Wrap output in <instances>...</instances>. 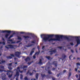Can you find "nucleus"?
Segmentation results:
<instances>
[{
	"instance_id": "37998d69",
	"label": "nucleus",
	"mask_w": 80,
	"mask_h": 80,
	"mask_svg": "<svg viewBox=\"0 0 80 80\" xmlns=\"http://www.w3.org/2000/svg\"><path fill=\"white\" fill-rule=\"evenodd\" d=\"M1 62L2 63H3L6 62V61H5L2 60L1 61Z\"/></svg>"
},
{
	"instance_id": "ddd939ff",
	"label": "nucleus",
	"mask_w": 80,
	"mask_h": 80,
	"mask_svg": "<svg viewBox=\"0 0 80 80\" xmlns=\"http://www.w3.org/2000/svg\"><path fill=\"white\" fill-rule=\"evenodd\" d=\"M18 32H14L12 34V35H11L9 37H10L11 38H12V37H13V35H15V34H18Z\"/></svg>"
},
{
	"instance_id": "49530a36",
	"label": "nucleus",
	"mask_w": 80,
	"mask_h": 80,
	"mask_svg": "<svg viewBox=\"0 0 80 80\" xmlns=\"http://www.w3.org/2000/svg\"><path fill=\"white\" fill-rule=\"evenodd\" d=\"M20 33L21 34H23L24 33H25V32H20Z\"/></svg>"
},
{
	"instance_id": "bf43d9fd",
	"label": "nucleus",
	"mask_w": 80,
	"mask_h": 80,
	"mask_svg": "<svg viewBox=\"0 0 80 80\" xmlns=\"http://www.w3.org/2000/svg\"><path fill=\"white\" fill-rule=\"evenodd\" d=\"M78 80H80V74L79 75V78L78 79Z\"/></svg>"
},
{
	"instance_id": "052dcab7",
	"label": "nucleus",
	"mask_w": 80,
	"mask_h": 80,
	"mask_svg": "<svg viewBox=\"0 0 80 80\" xmlns=\"http://www.w3.org/2000/svg\"><path fill=\"white\" fill-rule=\"evenodd\" d=\"M77 70H78V69H77V68H75V71H76V72H77Z\"/></svg>"
},
{
	"instance_id": "e433bc0d",
	"label": "nucleus",
	"mask_w": 80,
	"mask_h": 80,
	"mask_svg": "<svg viewBox=\"0 0 80 80\" xmlns=\"http://www.w3.org/2000/svg\"><path fill=\"white\" fill-rule=\"evenodd\" d=\"M25 68H27V66H23L22 68L23 69H24Z\"/></svg>"
},
{
	"instance_id": "72a5a7b5",
	"label": "nucleus",
	"mask_w": 80,
	"mask_h": 80,
	"mask_svg": "<svg viewBox=\"0 0 80 80\" xmlns=\"http://www.w3.org/2000/svg\"><path fill=\"white\" fill-rule=\"evenodd\" d=\"M20 76V79H21V80H22V79H23V75H22V74H21Z\"/></svg>"
},
{
	"instance_id": "6e6d98bb",
	"label": "nucleus",
	"mask_w": 80,
	"mask_h": 80,
	"mask_svg": "<svg viewBox=\"0 0 80 80\" xmlns=\"http://www.w3.org/2000/svg\"><path fill=\"white\" fill-rule=\"evenodd\" d=\"M52 80H56V78H52Z\"/></svg>"
},
{
	"instance_id": "09e8293b",
	"label": "nucleus",
	"mask_w": 80,
	"mask_h": 80,
	"mask_svg": "<svg viewBox=\"0 0 80 80\" xmlns=\"http://www.w3.org/2000/svg\"><path fill=\"white\" fill-rule=\"evenodd\" d=\"M76 78H78V75L77 74L76 75Z\"/></svg>"
},
{
	"instance_id": "4c0bfd02",
	"label": "nucleus",
	"mask_w": 80,
	"mask_h": 80,
	"mask_svg": "<svg viewBox=\"0 0 80 80\" xmlns=\"http://www.w3.org/2000/svg\"><path fill=\"white\" fill-rule=\"evenodd\" d=\"M10 56H11V57H15V55H14V54H10Z\"/></svg>"
},
{
	"instance_id": "c85d7f7f",
	"label": "nucleus",
	"mask_w": 80,
	"mask_h": 80,
	"mask_svg": "<svg viewBox=\"0 0 80 80\" xmlns=\"http://www.w3.org/2000/svg\"><path fill=\"white\" fill-rule=\"evenodd\" d=\"M48 73L49 74H52V72H51V71L50 70H48Z\"/></svg>"
},
{
	"instance_id": "dca6fc26",
	"label": "nucleus",
	"mask_w": 80,
	"mask_h": 80,
	"mask_svg": "<svg viewBox=\"0 0 80 80\" xmlns=\"http://www.w3.org/2000/svg\"><path fill=\"white\" fill-rule=\"evenodd\" d=\"M17 70H18L19 72H20V73H23V71H20V67H18L17 68Z\"/></svg>"
},
{
	"instance_id": "2eb2a0df",
	"label": "nucleus",
	"mask_w": 80,
	"mask_h": 80,
	"mask_svg": "<svg viewBox=\"0 0 80 80\" xmlns=\"http://www.w3.org/2000/svg\"><path fill=\"white\" fill-rule=\"evenodd\" d=\"M29 70H28V72L26 73V75H28V73H29V75H30V76H32L33 75V72H32V73H31L30 72H29Z\"/></svg>"
},
{
	"instance_id": "7ed1b4c3",
	"label": "nucleus",
	"mask_w": 80,
	"mask_h": 80,
	"mask_svg": "<svg viewBox=\"0 0 80 80\" xmlns=\"http://www.w3.org/2000/svg\"><path fill=\"white\" fill-rule=\"evenodd\" d=\"M56 52H57L56 49H55L53 50L49 51L48 53V54L49 55H52L53 54V53H56Z\"/></svg>"
},
{
	"instance_id": "b1692460",
	"label": "nucleus",
	"mask_w": 80,
	"mask_h": 80,
	"mask_svg": "<svg viewBox=\"0 0 80 80\" xmlns=\"http://www.w3.org/2000/svg\"><path fill=\"white\" fill-rule=\"evenodd\" d=\"M2 80H7V78L6 77H3L2 78Z\"/></svg>"
},
{
	"instance_id": "4d7b16f0",
	"label": "nucleus",
	"mask_w": 80,
	"mask_h": 80,
	"mask_svg": "<svg viewBox=\"0 0 80 80\" xmlns=\"http://www.w3.org/2000/svg\"><path fill=\"white\" fill-rule=\"evenodd\" d=\"M1 68H4V66H2L1 67Z\"/></svg>"
},
{
	"instance_id": "58836bf2",
	"label": "nucleus",
	"mask_w": 80,
	"mask_h": 80,
	"mask_svg": "<svg viewBox=\"0 0 80 80\" xmlns=\"http://www.w3.org/2000/svg\"><path fill=\"white\" fill-rule=\"evenodd\" d=\"M67 72V71L66 70H64L63 72L62 73H65V72Z\"/></svg>"
},
{
	"instance_id": "f03ea898",
	"label": "nucleus",
	"mask_w": 80,
	"mask_h": 80,
	"mask_svg": "<svg viewBox=\"0 0 80 80\" xmlns=\"http://www.w3.org/2000/svg\"><path fill=\"white\" fill-rule=\"evenodd\" d=\"M69 37L70 38H75L76 39V41L77 42V44L75 46V47H78V45L80 44V39H79V37H78L77 36H70Z\"/></svg>"
},
{
	"instance_id": "7c9ffc66",
	"label": "nucleus",
	"mask_w": 80,
	"mask_h": 80,
	"mask_svg": "<svg viewBox=\"0 0 80 80\" xmlns=\"http://www.w3.org/2000/svg\"><path fill=\"white\" fill-rule=\"evenodd\" d=\"M68 75V77H71V76L72 75V73H71V72H69Z\"/></svg>"
},
{
	"instance_id": "3c124183",
	"label": "nucleus",
	"mask_w": 80,
	"mask_h": 80,
	"mask_svg": "<svg viewBox=\"0 0 80 80\" xmlns=\"http://www.w3.org/2000/svg\"><path fill=\"white\" fill-rule=\"evenodd\" d=\"M44 48H45V46H42V49L43 50H44Z\"/></svg>"
},
{
	"instance_id": "a19ab883",
	"label": "nucleus",
	"mask_w": 80,
	"mask_h": 80,
	"mask_svg": "<svg viewBox=\"0 0 80 80\" xmlns=\"http://www.w3.org/2000/svg\"><path fill=\"white\" fill-rule=\"evenodd\" d=\"M37 48L38 51H40V47H39V46H37Z\"/></svg>"
},
{
	"instance_id": "e2e57ef3",
	"label": "nucleus",
	"mask_w": 80,
	"mask_h": 80,
	"mask_svg": "<svg viewBox=\"0 0 80 80\" xmlns=\"http://www.w3.org/2000/svg\"><path fill=\"white\" fill-rule=\"evenodd\" d=\"M3 71V70L2 69H0V72H2Z\"/></svg>"
},
{
	"instance_id": "79ce46f5",
	"label": "nucleus",
	"mask_w": 80,
	"mask_h": 80,
	"mask_svg": "<svg viewBox=\"0 0 80 80\" xmlns=\"http://www.w3.org/2000/svg\"><path fill=\"white\" fill-rule=\"evenodd\" d=\"M8 65L9 66H12V63H9L8 64Z\"/></svg>"
},
{
	"instance_id": "c03bdc74",
	"label": "nucleus",
	"mask_w": 80,
	"mask_h": 80,
	"mask_svg": "<svg viewBox=\"0 0 80 80\" xmlns=\"http://www.w3.org/2000/svg\"><path fill=\"white\" fill-rule=\"evenodd\" d=\"M24 79L25 80H28V78H27V77H25L24 78Z\"/></svg>"
},
{
	"instance_id": "6e6552de",
	"label": "nucleus",
	"mask_w": 80,
	"mask_h": 80,
	"mask_svg": "<svg viewBox=\"0 0 80 80\" xmlns=\"http://www.w3.org/2000/svg\"><path fill=\"white\" fill-rule=\"evenodd\" d=\"M2 33H11V31L9 30H2L1 32Z\"/></svg>"
},
{
	"instance_id": "c9c22d12",
	"label": "nucleus",
	"mask_w": 80,
	"mask_h": 80,
	"mask_svg": "<svg viewBox=\"0 0 80 80\" xmlns=\"http://www.w3.org/2000/svg\"><path fill=\"white\" fill-rule=\"evenodd\" d=\"M6 72H10L11 73H13V72L10 70H7L6 71Z\"/></svg>"
},
{
	"instance_id": "338daca9",
	"label": "nucleus",
	"mask_w": 80,
	"mask_h": 80,
	"mask_svg": "<svg viewBox=\"0 0 80 80\" xmlns=\"http://www.w3.org/2000/svg\"><path fill=\"white\" fill-rule=\"evenodd\" d=\"M56 68H52V70H56Z\"/></svg>"
},
{
	"instance_id": "f704fd0d",
	"label": "nucleus",
	"mask_w": 80,
	"mask_h": 80,
	"mask_svg": "<svg viewBox=\"0 0 80 80\" xmlns=\"http://www.w3.org/2000/svg\"><path fill=\"white\" fill-rule=\"evenodd\" d=\"M18 40H22V38L19 36H18Z\"/></svg>"
},
{
	"instance_id": "a878e982",
	"label": "nucleus",
	"mask_w": 80,
	"mask_h": 80,
	"mask_svg": "<svg viewBox=\"0 0 80 80\" xmlns=\"http://www.w3.org/2000/svg\"><path fill=\"white\" fill-rule=\"evenodd\" d=\"M2 77H6V75L5 74H2Z\"/></svg>"
},
{
	"instance_id": "f3484780",
	"label": "nucleus",
	"mask_w": 80,
	"mask_h": 80,
	"mask_svg": "<svg viewBox=\"0 0 80 80\" xmlns=\"http://www.w3.org/2000/svg\"><path fill=\"white\" fill-rule=\"evenodd\" d=\"M8 42H11V43H15V42H13V40L12 39H9L8 40Z\"/></svg>"
},
{
	"instance_id": "5fc2aeb1",
	"label": "nucleus",
	"mask_w": 80,
	"mask_h": 80,
	"mask_svg": "<svg viewBox=\"0 0 80 80\" xmlns=\"http://www.w3.org/2000/svg\"><path fill=\"white\" fill-rule=\"evenodd\" d=\"M7 75H10V73H9V72H7Z\"/></svg>"
},
{
	"instance_id": "864d4df0",
	"label": "nucleus",
	"mask_w": 80,
	"mask_h": 80,
	"mask_svg": "<svg viewBox=\"0 0 80 80\" xmlns=\"http://www.w3.org/2000/svg\"><path fill=\"white\" fill-rule=\"evenodd\" d=\"M71 52H72V53H73V52H74L73 50H72V49L71 50Z\"/></svg>"
},
{
	"instance_id": "9b49d317",
	"label": "nucleus",
	"mask_w": 80,
	"mask_h": 80,
	"mask_svg": "<svg viewBox=\"0 0 80 80\" xmlns=\"http://www.w3.org/2000/svg\"><path fill=\"white\" fill-rule=\"evenodd\" d=\"M41 75L42 78H45V77H48V76L46 75H45V74H41Z\"/></svg>"
},
{
	"instance_id": "0eeeda50",
	"label": "nucleus",
	"mask_w": 80,
	"mask_h": 80,
	"mask_svg": "<svg viewBox=\"0 0 80 80\" xmlns=\"http://www.w3.org/2000/svg\"><path fill=\"white\" fill-rule=\"evenodd\" d=\"M67 58V56L64 54H62L61 58H60L61 60H62V61L65 59V58Z\"/></svg>"
},
{
	"instance_id": "1a4fd4ad",
	"label": "nucleus",
	"mask_w": 80,
	"mask_h": 80,
	"mask_svg": "<svg viewBox=\"0 0 80 80\" xmlns=\"http://www.w3.org/2000/svg\"><path fill=\"white\" fill-rule=\"evenodd\" d=\"M15 70H16V74L14 75V77H19V72H18V70H17L18 69H15Z\"/></svg>"
},
{
	"instance_id": "aec40b11",
	"label": "nucleus",
	"mask_w": 80,
	"mask_h": 80,
	"mask_svg": "<svg viewBox=\"0 0 80 80\" xmlns=\"http://www.w3.org/2000/svg\"><path fill=\"white\" fill-rule=\"evenodd\" d=\"M42 59H39V61L38 63V64H42Z\"/></svg>"
},
{
	"instance_id": "5701e85b",
	"label": "nucleus",
	"mask_w": 80,
	"mask_h": 80,
	"mask_svg": "<svg viewBox=\"0 0 80 80\" xmlns=\"http://www.w3.org/2000/svg\"><path fill=\"white\" fill-rule=\"evenodd\" d=\"M49 69H50V67H48L47 68V67H46L45 68V70L46 71H48V70H49Z\"/></svg>"
},
{
	"instance_id": "bb28decb",
	"label": "nucleus",
	"mask_w": 80,
	"mask_h": 80,
	"mask_svg": "<svg viewBox=\"0 0 80 80\" xmlns=\"http://www.w3.org/2000/svg\"><path fill=\"white\" fill-rule=\"evenodd\" d=\"M34 51H32L30 53V55H32L33 54V53H34Z\"/></svg>"
},
{
	"instance_id": "f257e3e1",
	"label": "nucleus",
	"mask_w": 80,
	"mask_h": 80,
	"mask_svg": "<svg viewBox=\"0 0 80 80\" xmlns=\"http://www.w3.org/2000/svg\"><path fill=\"white\" fill-rule=\"evenodd\" d=\"M54 34L51 35H46L41 34V38H43V36L44 37L43 38V40L44 42H47L48 40V42H51V41H60V35H55V38H51L49 39L50 38H52L54 37Z\"/></svg>"
},
{
	"instance_id": "0e129e2a",
	"label": "nucleus",
	"mask_w": 80,
	"mask_h": 80,
	"mask_svg": "<svg viewBox=\"0 0 80 80\" xmlns=\"http://www.w3.org/2000/svg\"><path fill=\"white\" fill-rule=\"evenodd\" d=\"M16 80H18V77H17V78H16Z\"/></svg>"
},
{
	"instance_id": "774afa93",
	"label": "nucleus",
	"mask_w": 80,
	"mask_h": 80,
	"mask_svg": "<svg viewBox=\"0 0 80 80\" xmlns=\"http://www.w3.org/2000/svg\"><path fill=\"white\" fill-rule=\"evenodd\" d=\"M15 64H16V65L18 64V62H15Z\"/></svg>"
},
{
	"instance_id": "20e7f679",
	"label": "nucleus",
	"mask_w": 80,
	"mask_h": 80,
	"mask_svg": "<svg viewBox=\"0 0 80 80\" xmlns=\"http://www.w3.org/2000/svg\"><path fill=\"white\" fill-rule=\"evenodd\" d=\"M14 46L12 45H7V46H5V47L7 49H9V48H14Z\"/></svg>"
},
{
	"instance_id": "cd10ccee",
	"label": "nucleus",
	"mask_w": 80,
	"mask_h": 80,
	"mask_svg": "<svg viewBox=\"0 0 80 80\" xmlns=\"http://www.w3.org/2000/svg\"><path fill=\"white\" fill-rule=\"evenodd\" d=\"M35 42H36V41H31V43H34V44H35Z\"/></svg>"
},
{
	"instance_id": "603ef678",
	"label": "nucleus",
	"mask_w": 80,
	"mask_h": 80,
	"mask_svg": "<svg viewBox=\"0 0 80 80\" xmlns=\"http://www.w3.org/2000/svg\"><path fill=\"white\" fill-rule=\"evenodd\" d=\"M2 44L4 45H5V42H2Z\"/></svg>"
},
{
	"instance_id": "423d86ee",
	"label": "nucleus",
	"mask_w": 80,
	"mask_h": 80,
	"mask_svg": "<svg viewBox=\"0 0 80 80\" xmlns=\"http://www.w3.org/2000/svg\"><path fill=\"white\" fill-rule=\"evenodd\" d=\"M21 54V52L17 51L15 52V55L18 58L20 57V55Z\"/></svg>"
},
{
	"instance_id": "8fccbe9b",
	"label": "nucleus",
	"mask_w": 80,
	"mask_h": 80,
	"mask_svg": "<svg viewBox=\"0 0 80 80\" xmlns=\"http://www.w3.org/2000/svg\"><path fill=\"white\" fill-rule=\"evenodd\" d=\"M76 64H77V65H79V66H80V63H76Z\"/></svg>"
},
{
	"instance_id": "9d476101",
	"label": "nucleus",
	"mask_w": 80,
	"mask_h": 80,
	"mask_svg": "<svg viewBox=\"0 0 80 80\" xmlns=\"http://www.w3.org/2000/svg\"><path fill=\"white\" fill-rule=\"evenodd\" d=\"M23 38H24V40H28V38H30L31 39L32 38L31 37L28 36H23Z\"/></svg>"
},
{
	"instance_id": "2f4dec72",
	"label": "nucleus",
	"mask_w": 80,
	"mask_h": 80,
	"mask_svg": "<svg viewBox=\"0 0 80 80\" xmlns=\"http://www.w3.org/2000/svg\"><path fill=\"white\" fill-rule=\"evenodd\" d=\"M8 68L10 70H12V69H13V68L11 67H8Z\"/></svg>"
},
{
	"instance_id": "473e14b6",
	"label": "nucleus",
	"mask_w": 80,
	"mask_h": 80,
	"mask_svg": "<svg viewBox=\"0 0 80 80\" xmlns=\"http://www.w3.org/2000/svg\"><path fill=\"white\" fill-rule=\"evenodd\" d=\"M12 75H13V74H10V75L9 74V75L8 76V77L9 78H11V77H12Z\"/></svg>"
},
{
	"instance_id": "412c9836",
	"label": "nucleus",
	"mask_w": 80,
	"mask_h": 80,
	"mask_svg": "<svg viewBox=\"0 0 80 80\" xmlns=\"http://www.w3.org/2000/svg\"><path fill=\"white\" fill-rule=\"evenodd\" d=\"M6 58L7 59H11V58H12V57L10 56H7Z\"/></svg>"
},
{
	"instance_id": "4be33fe9",
	"label": "nucleus",
	"mask_w": 80,
	"mask_h": 80,
	"mask_svg": "<svg viewBox=\"0 0 80 80\" xmlns=\"http://www.w3.org/2000/svg\"><path fill=\"white\" fill-rule=\"evenodd\" d=\"M9 35H10L9 34H6L5 35V38H8V37Z\"/></svg>"
},
{
	"instance_id": "de8ad7c7",
	"label": "nucleus",
	"mask_w": 80,
	"mask_h": 80,
	"mask_svg": "<svg viewBox=\"0 0 80 80\" xmlns=\"http://www.w3.org/2000/svg\"><path fill=\"white\" fill-rule=\"evenodd\" d=\"M31 63H32V62H28V65H30V64H31Z\"/></svg>"
},
{
	"instance_id": "39448f33",
	"label": "nucleus",
	"mask_w": 80,
	"mask_h": 80,
	"mask_svg": "<svg viewBox=\"0 0 80 80\" xmlns=\"http://www.w3.org/2000/svg\"><path fill=\"white\" fill-rule=\"evenodd\" d=\"M64 38V39H66L68 40H70V39L69 38H68L67 36H64L62 35H60V38Z\"/></svg>"
},
{
	"instance_id": "f8f14e48",
	"label": "nucleus",
	"mask_w": 80,
	"mask_h": 80,
	"mask_svg": "<svg viewBox=\"0 0 80 80\" xmlns=\"http://www.w3.org/2000/svg\"><path fill=\"white\" fill-rule=\"evenodd\" d=\"M24 60L26 62H27L28 61H29V60H30V57H27L26 58L24 59Z\"/></svg>"
},
{
	"instance_id": "69168bd1",
	"label": "nucleus",
	"mask_w": 80,
	"mask_h": 80,
	"mask_svg": "<svg viewBox=\"0 0 80 80\" xmlns=\"http://www.w3.org/2000/svg\"><path fill=\"white\" fill-rule=\"evenodd\" d=\"M10 38H11L9 37L8 39V40H10Z\"/></svg>"
},
{
	"instance_id": "a18cd8bd",
	"label": "nucleus",
	"mask_w": 80,
	"mask_h": 80,
	"mask_svg": "<svg viewBox=\"0 0 80 80\" xmlns=\"http://www.w3.org/2000/svg\"><path fill=\"white\" fill-rule=\"evenodd\" d=\"M60 75V73H59V74H57V77H59V75Z\"/></svg>"
},
{
	"instance_id": "a211bd4d",
	"label": "nucleus",
	"mask_w": 80,
	"mask_h": 80,
	"mask_svg": "<svg viewBox=\"0 0 80 80\" xmlns=\"http://www.w3.org/2000/svg\"><path fill=\"white\" fill-rule=\"evenodd\" d=\"M34 44H30V43L28 44V45L26 46L27 47H32V46H33Z\"/></svg>"
},
{
	"instance_id": "c756f323",
	"label": "nucleus",
	"mask_w": 80,
	"mask_h": 80,
	"mask_svg": "<svg viewBox=\"0 0 80 80\" xmlns=\"http://www.w3.org/2000/svg\"><path fill=\"white\" fill-rule=\"evenodd\" d=\"M40 51H38V52H36L34 55H38L39 54V53H40Z\"/></svg>"
},
{
	"instance_id": "4468645a",
	"label": "nucleus",
	"mask_w": 80,
	"mask_h": 80,
	"mask_svg": "<svg viewBox=\"0 0 80 80\" xmlns=\"http://www.w3.org/2000/svg\"><path fill=\"white\" fill-rule=\"evenodd\" d=\"M53 64L54 65L55 67H57L58 63L57 62L54 61L53 62Z\"/></svg>"
},
{
	"instance_id": "13d9d810",
	"label": "nucleus",
	"mask_w": 80,
	"mask_h": 80,
	"mask_svg": "<svg viewBox=\"0 0 80 80\" xmlns=\"http://www.w3.org/2000/svg\"><path fill=\"white\" fill-rule=\"evenodd\" d=\"M70 44L71 45H73L74 44H73V43L72 42H71L70 43Z\"/></svg>"
},
{
	"instance_id": "ea45409f",
	"label": "nucleus",
	"mask_w": 80,
	"mask_h": 80,
	"mask_svg": "<svg viewBox=\"0 0 80 80\" xmlns=\"http://www.w3.org/2000/svg\"><path fill=\"white\" fill-rule=\"evenodd\" d=\"M33 58H34V59H35V58H36V56L35 54L33 56Z\"/></svg>"
},
{
	"instance_id": "393cba45",
	"label": "nucleus",
	"mask_w": 80,
	"mask_h": 80,
	"mask_svg": "<svg viewBox=\"0 0 80 80\" xmlns=\"http://www.w3.org/2000/svg\"><path fill=\"white\" fill-rule=\"evenodd\" d=\"M46 58H47L49 60L51 59V57L50 56H46Z\"/></svg>"
},
{
	"instance_id": "680f3d73",
	"label": "nucleus",
	"mask_w": 80,
	"mask_h": 80,
	"mask_svg": "<svg viewBox=\"0 0 80 80\" xmlns=\"http://www.w3.org/2000/svg\"><path fill=\"white\" fill-rule=\"evenodd\" d=\"M72 57V55L70 56L69 57V58L70 60H71V58H70V57Z\"/></svg>"
},
{
	"instance_id": "6ab92c4d",
	"label": "nucleus",
	"mask_w": 80,
	"mask_h": 80,
	"mask_svg": "<svg viewBox=\"0 0 80 80\" xmlns=\"http://www.w3.org/2000/svg\"><path fill=\"white\" fill-rule=\"evenodd\" d=\"M39 74L38 73H37L36 75V78L37 80H38V75Z\"/></svg>"
}]
</instances>
